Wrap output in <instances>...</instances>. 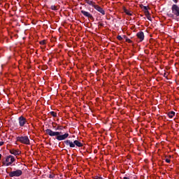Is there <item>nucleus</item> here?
I'll use <instances>...</instances> for the list:
<instances>
[{
    "label": "nucleus",
    "instance_id": "1",
    "mask_svg": "<svg viewBox=\"0 0 179 179\" xmlns=\"http://www.w3.org/2000/svg\"><path fill=\"white\" fill-rule=\"evenodd\" d=\"M45 132L48 135H49V136H56V139L57 141H65V139H66V138H68V136H69V134H68V133L61 135V134H62V132L53 131L52 130H51L50 129H47L45 130Z\"/></svg>",
    "mask_w": 179,
    "mask_h": 179
},
{
    "label": "nucleus",
    "instance_id": "2",
    "mask_svg": "<svg viewBox=\"0 0 179 179\" xmlns=\"http://www.w3.org/2000/svg\"><path fill=\"white\" fill-rule=\"evenodd\" d=\"M65 145L66 146H69V148H75L76 146L77 148H83V143H82L78 140H76L74 141H71V140H66L64 141Z\"/></svg>",
    "mask_w": 179,
    "mask_h": 179
},
{
    "label": "nucleus",
    "instance_id": "3",
    "mask_svg": "<svg viewBox=\"0 0 179 179\" xmlns=\"http://www.w3.org/2000/svg\"><path fill=\"white\" fill-rule=\"evenodd\" d=\"M172 13L168 14L169 17H178L179 16V6L176 4H173L171 7Z\"/></svg>",
    "mask_w": 179,
    "mask_h": 179
},
{
    "label": "nucleus",
    "instance_id": "4",
    "mask_svg": "<svg viewBox=\"0 0 179 179\" xmlns=\"http://www.w3.org/2000/svg\"><path fill=\"white\" fill-rule=\"evenodd\" d=\"M17 142H20V143H23L24 145H29L30 144V139H29V136H17L16 138Z\"/></svg>",
    "mask_w": 179,
    "mask_h": 179
},
{
    "label": "nucleus",
    "instance_id": "5",
    "mask_svg": "<svg viewBox=\"0 0 179 179\" xmlns=\"http://www.w3.org/2000/svg\"><path fill=\"white\" fill-rule=\"evenodd\" d=\"M23 174V171L20 169H17L16 171H13L9 173V177H20Z\"/></svg>",
    "mask_w": 179,
    "mask_h": 179
},
{
    "label": "nucleus",
    "instance_id": "6",
    "mask_svg": "<svg viewBox=\"0 0 179 179\" xmlns=\"http://www.w3.org/2000/svg\"><path fill=\"white\" fill-rule=\"evenodd\" d=\"M15 157H13V155H8L6 157V162H7L6 164V166H10L14 162H15Z\"/></svg>",
    "mask_w": 179,
    "mask_h": 179
},
{
    "label": "nucleus",
    "instance_id": "7",
    "mask_svg": "<svg viewBox=\"0 0 179 179\" xmlns=\"http://www.w3.org/2000/svg\"><path fill=\"white\" fill-rule=\"evenodd\" d=\"M18 121H19L20 127H24V124L27 122L26 117H24L23 116H20L18 118Z\"/></svg>",
    "mask_w": 179,
    "mask_h": 179
},
{
    "label": "nucleus",
    "instance_id": "8",
    "mask_svg": "<svg viewBox=\"0 0 179 179\" xmlns=\"http://www.w3.org/2000/svg\"><path fill=\"white\" fill-rule=\"evenodd\" d=\"M81 13L85 16V17H88V19H90L91 20H94V17H93V15L90 14V13L83 10H81Z\"/></svg>",
    "mask_w": 179,
    "mask_h": 179
},
{
    "label": "nucleus",
    "instance_id": "9",
    "mask_svg": "<svg viewBox=\"0 0 179 179\" xmlns=\"http://www.w3.org/2000/svg\"><path fill=\"white\" fill-rule=\"evenodd\" d=\"M93 8H94V9H96V10L99 12V13H101V15H106V11H104L103 8L100 7V6L95 5V6H93Z\"/></svg>",
    "mask_w": 179,
    "mask_h": 179
},
{
    "label": "nucleus",
    "instance_id": "10",
    "mask_svg": "<svg viewBox=\"0 0 179 179\" xmlns=\"http://www.w3.org/2000/svg\"><path fill=\"white\" fill-rule=\"evenodd\" d=\"M136 36L139 38L140 41H143L145 40V34L143 31H139L136 34Z\"/></svg>",
    "mask_w": 179,
    "mask_h": 179
},
{
    "label": "nucleus",
    "instance_id": "11",
    "mask_svg": "<svg viewBox=\"0 0 179 179\" xmlns=\"http://www.w3.org/2000/svg\"><path fill=\"white\" fill-rule=\"evenodd\" d=\"M10 153L11 155H13L14 156H19V155H20V153H22V152H20L19 150H10Z\"/></svg>",
    "mask_w": 179,
    "mask_h": 179
},
{
    "label": "nucleus",
    "instance_id": "12",
    "mask_svg": "<svg viewBox=\"0 0 179 179\" xmlns=\"http://www.w3.org/2000/svg\"><path fill=\"white\" fill-rule=\"evenodd\" d=\"M176 115V112L174 111H171L168 113V117H169V118H173V117H174Z\"/></svg>",
    "mask_w": 179,
    "mask_h": 179
},
{
    "label": "nucleus",
    "instance_id": "13",
    "mask_svg": "<svg viewBox=\"0 0 179 179\" xmlns=\"http://www.w3.org/2000/svg\"><path fill=\"white\" fill-rule=\"evenodd\" d=\"M86 3H87L88 5H90L91 6H94V2H93L92 1L90 0H86L85 1Z\"/></svg>",
    "mask_w": 179,
    "mask_h": 179
},
{
    "label": "nucleus",
    "instance_id": "14",
    "mask_svg": "<svg viewBox=\"0 0 179 179\" xmlns=\"http://www.w3.org/2000/svg\"><path fill=\"white\" fill-rule=\"evenodd\" d=\"M124 13H126V15H128L129 16H132V13H131V11L128 10L127 9H124Z\"/></svg>",
    "mask_w": 179,
    "mask_h": 179
},
{
    "label": "nucleus",
    "instance_id": "15",
    "mask_svg": "<svg viewBox=\"0 0 179 179\" xmlns=\"http://www.w3.org/2000/svg\"><path fill=\"white\" fill-rule=\"evenodd\" d=\"M50 115H52V117H57V113H55V111H51L50 112Z\"/></svg>",
    "mask_w": 179,
    "mask_h": 179
},
{
    "label": "nucleus",
    "instance_id": "16",
    "mask_svg": "<svg viewBox=\"0 0 179 179\" xmlns=\"http://www.w3.org/2000/svg\"><path fill=\"white\" fill-rule=\"evenodd\" d=\"M124 38H126V41L127 42V43H132V41H131V39H129V38H128L127 37V36H124Z\"/></svg>",
    "mask_w": 179,
    "mask_h": 179
},
{
    "label": "nucleus",
    "instance_id": "17",
    "mask_svg": "<svg viewBox=\"0 0 179 179\" xmlns=\"http://www.w3.org/2000/svg\"><path fill=\"white\" fill-rule=\"evenodd\" d=\"M50 9H52V10H57V6H54V5H52L50 6Z\"/></svg>",
    "mask_w": 179,
    "mask_h": 179
},
{
    "label": "nucleus",
    "instance_id": "18",
    "mask_svg": "<svg viewBox=\"0 0 179 179\" xmlns=\"http://www.w3.org/2000/svg\"><path fill=\"white\" fill-rule=\"evenodd\" d=\"M39 44H41V45H45V40L41 41L39 42Z\"/></svg>",
    "mask_w": 179,
    "mask_h": 179
},
{
    "label": "nucleus",
    "instance_id": "19",
    "mask_svg": "<svg viewBox=\"0 0 179 179\" xmlns=\"http://www.w3.org/2000/svg\"><path fill=\"white\" fill-rule=\"evenodd\" d=\"M117 40H119L120 41H122V36H121L120 35H118V36H117Z\"/></svg>",
    "mask_w": 179,
    "mask_h": 179
},
{
    "label": "nucleus",
    "instance_id": "20",
    "mask_svg": "<svg viewBox=\"0 0 179 179\" xmlns=\"http://www.w3.org/2000/svg\"><path fill=\"white\" fill-rule=\"evenodd\" d=\"M146 17L148 20H152V17H150V15H147Z\"/></svg>",
    "mask_w": 179,
    "mask_h": 179
},
{
    "label": "nucleus",
    "instance_id": "21",
    "mask_svg": "<svg viewBox=\"0 0 179 179\" xmlns=\"http://www.w3.org/2000/svg\"><path fill=\"white\" fill-rule=\"evenodd\" d=\"M145 16L150 15V13H149V10H148L146 11H145Z\"/></svg>",
    "mask_w": 179,
    "mask_h": 179
},
{
    "label": "nucleus",
    "instance_id": "22",
    "mask_svg": "<svg viewBox=\"0 0 179 179\" xmlns=\"http://www.w3.org/2000/svg\"><path fill=\"white\" fill-rule=\"evenodd\" d=\"M59 129H61V126H58V127L55 129V131H59Z\"/></svg>",
    "mask_w": 179,
    "mask_h": 179
},
{
    "label": "nucleus",
    "instance_id": "23",
    "mask_svg": "<svg viewBox=\"0 0 179 179\" xmlns=\"http://www.w3.org/2000/svg\"><path fill=\"white\" fill-rule=\"evenodd\" d=\"M143 10H145V11L148 10V7H147V6H143Z\"/></svg>",
    "mask_w": 179,
    "mask_h": 179
},
{
    "label": "nucleus",
    "instance_id": "24",
    "mask_svg": "<svg viewBox=\"0 0 179 179\" xmlns=\"http://www.w3.org/2000/svg\"><path fill=\"white\" fill-rule=\"evenodd\" d=\"M3 143H5V142H3V141H0V146L3 145Z\"/></svg>",
    "mask_w": 179,
    "mask_h": 179
},
{
    "label": "nucleus",
    "instance_id": "25",
    "mask_svg": "<svg viewBox=\"0 0 179 179\" xmlns=\"http://www.w3.org/2000/svg\"><path fill=\"white\" fill-rule=\"evenodd\" d=\"M165 161L166 163H170V162H171L170 159H166Z\"/></svg>",
    "mask_w": 179,
    "mask_h": 179
},
{
    "label": "nucleus",
    "instance_id": "26",
    "mask_svg": "<svg viewBox=\"0 0 179 179\" xmlns=\"http://www.w3.org/2000/svg\"><path fill=\"white\" fill-rule=\"evenodd\" d=\"M164 78H166L167 79V73H164Z\"/></svg>",
    "mask_w": 179,
    "mask_h": 179
},
{
    "label": "nucleus",
    "instance_id": "27",
    "mask_svg": "<svg viewBox=\"0 0 179 179\" xmlns=\"http://www.w3.org/2000/svg\"><path fill=\"white\" fill-rule=\"evenodd\" d=\"M173 2H175V3H178V0H173Z\"/></svg>",
    "mask_w": 179,
    "mask_h": 179
},
{
    "label": "nucleus",
    "instance_id": "28",
    "mask_svg": "<svg viewBox=\"0 0 179 179\" xmlns=\"http://www.w3.org/2000/svg\"><path fill=\"white\" fill-rule=\"evenodd\" d=\"M49 178H53L52 175H50Z\"/></svg>",
    "mask_w": 179,
    "mask_h": 179
},
{
    "label": "nucleus",
    "instance_id": "29",
    "mask_svg": "<svg viewBox=\"0 0 179 179\" xmlns=\"http://www.w3.org/2000/svg\"><path fill=\"white\" fill-rule=\"evenodd\" d=\"M1 159H2V155L1 154H0V160H1Z\"/></svg>",
    "mask_w": 179,
    "mask_h": 179
},
{
    "label": "nucleus",
    "instance_id": "30",
    "mask_svg": "<svg viewBox=\"0 0 179 179\" xmlns=\"http://www.w3.org/2000/svg\"><path fill=\"white\" fill-rule=\"evenodd\" d=\"M100 26H103V24H100Z\"/></svg>",
    "mask_w": 179,
    "mask_h": 179
},
{
    "label": "nucleus",
    "instance_id": "31",
    "mask_svg": "<svg viewBox=\"0 0 179 179\" xmlns=\"http://www.w3.org/2000/svg\"><path fill=\"white\" fill-rule=\"evenodd\" d=\"M0 6H1V3H0Z\"/></svg>",
    "mask_w": 179,
    "mask_h": 179
}]
</instances>
